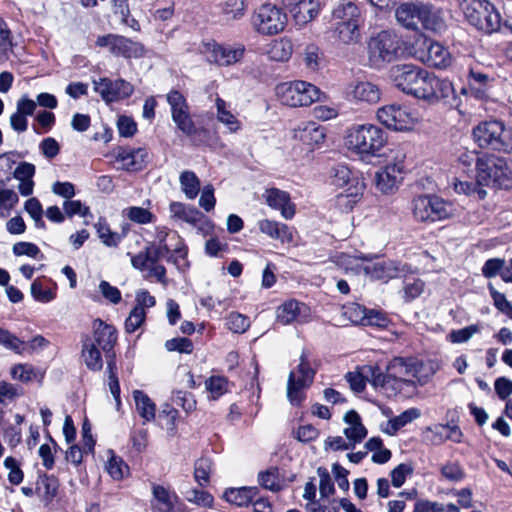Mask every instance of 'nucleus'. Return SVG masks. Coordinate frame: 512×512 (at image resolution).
<instances>
[{"instance_id":"aec40b11","label":"nucleus","mask_w":512,"mask_h":512,"mask_svg":"<svg viewBox=\"0 0 512 512\" xmlns=\"http://www.w3.org/2000/svg\"><path fill=\"white\" fill-rule=\"evenodd\" d=\"M425 69L410 64L397 65L391 70L395 86L405 94L411 95Z\"/></svg>"},{"instance_id":"49530a36","label":"nucleus","mask_w":512,"mask_h":512,"mask_svg":"<svg viewBox=\"0 0 512 512\" xmlns=\"http://www.w3.org/2000/svg\"><path fill=\"white\" fill-rule=\"evenodd\" d=\"M98 237L101 242L107 247H117L121 242L122 236L110 229L107 222L100 218L94 225Z\"/></svg>"},{"instance_id":"0e129e2a","label":"nucleus","mask_w":512,"mask_h":512,"mask_svg":"<svg viewBox=\"0 0 512 512\" xmlns=\"http://www.w3.org/2000/svg\"><path fill=\"white\" fill-rule=\"evenodd\" d=\"M145 318L146 311L140 306H135L125 321L126 332H135L143 324Z\"/></svg>"},{"instance_id":"393cba45","label":"nucleus","mask_w":512,"mask_h":512,"mask_svg":"<svg viewBox=\"0 0 512 512\" xmlns=\"http://www.w3.org/2000/svg\"><path fill=\"white\" fill-rule=\"evenodd\" d=\"M263 197L271 208L280 210L285 219H291L294 216L295 208L287 192L277 188H269L265 190Z\"/></svg>"},{"instance_id":"6ab92c4d","label":"nucleus","mask_w":512,"mask_h":512,"mask_svg":"<svg viewBox=\"0 0 512 512\" xmlns=\"http://www.w3.org/2000/svg\"><path fill=\"white\" fill-rule=\"evenodd\" d=\"M496 79L493 74L485 73L477 68H470L468 75V88H463L462 93L470 94L476 99L487 100L491 96V90Z\"/></svg>"},{"instance_id":"3c124183","label":"nucleus","mask_w":512,"mask_h":512,"mask_svg":"<svg viewBox=\"0 0 512 512\" xmlns=\"http://www.w3.org/2000/svg\"><path fill=\"white\" fill-rule=\"evenodd\" d=\"M213 469V463L209 458L202 457L195 462L194 465V478L200 486H205L209 483L210 474Z\"/></svg>"},{"instance_id":"1a4fd4ad","label":"nucleus","mask_w":512,"mask_h":512,"mask_svg":"<svg viewBox=\"0 0 512 512\" xmlns=\"http://www.w3.org/2000/svg\"><path fill=\"white\" fill-rule=\"evenodd\" d=\"M401 51V40L392 31L383 30L368 42V57L373 66H381L397 59Z\"/></svg>"},{"instance_id":"9d476101","label":"nucleus","mask_w":512,"mask_h":512,"mask_svg":"<svg viewBox=\"0 0 512 512\" xmlns=\"http://www.w3.org/2000/svg\"><path fill=\"white\" fill-rule=\"evenodd\" d=\"M251 23L255 31L261 35H276L285 29L287 15L278 6L265 3L255 9Z\"/></svg>"},{"instance_id":"864d4df0","label":"nucleus","mask_w":512,"mask_h":512,"mask_svg":"<svg viewBox=\"0 0 512 512\" xmlns=\"http://www.w3.org/2000/svg\"><path fill=\"white\" fill-rule=\"evenodd\" d=\"M126 217L137 224H148L155 220V215L148 209L138 206H132L124 210Z\"/></svg>"},{"instance_id":"9b49d317","label":"nucleus","mask_w":512,"mask_h":512,"mask_svg":"<svg viewBox=\"0 0 512 512\" xmlns=\"http://www.w3.org/2000/svg\"><path fill=\"white\" fill-rule=\"evenodd\" d=\"M314 376L315 370L311 368L308 357L303 351L296 371H291L288 377L287 397L291 404L299 405L303 401V390L313 383Z\"/></svg>"},{"instance_id":"ea45409f","label":"nucleus","mask_w":512,"mask_h":512,"mask_svg":"<svg viewBox=\"0 0 512 512\" xmlns=\"http://www.w3.org/2000/svg\"><path fill=\"white\" fill-rule=\"evenodd\" d=\"M267 54L274 61H288L293 54V43L291 39L283 37L272 41Z\"/></svg>"},{"instance_id":"bb28decb","label":"nucleus","mask_w":512,"mask_h":512,"mask_svg":"<svg viewBox=\"0 0 512 512\" xmlns=\"http://www.w3.org/2000/svg\"><path fill=\"white\" fill-rule=\"evenodd\" d=\"M148 153L145 149H122L116 156V161L128 171L141 170L147 161Z\"/></svg>"},{"instance_id":"0eeeda50","label":"nucleus","mask_w":512,"mask_h":512,"mask_svg":"<svg viewBox=\"0 0 512 512\" xmlns=\"http://www.w3.org/2000/svg\"><path fill=\"white\" fill-rule=\"evenodd\" d=\"M413 217L418 222H435L453 215L452 204L435 195H419L411 202Z\"/></svg>"},{"instance_id":"c85d7f7f","label":"nucleus","mask_w":512,"mask_h":512,"mask_svg":"<svg viewBox=\"0 0 512 512\" xmlns=\"http://www.w3.org/2000/svg\"><path fill=\"white\" fill-rule=\"evenodd\" d=\"M169 211L173 220L182 221L191 225H196L204 218L203 213L196 207L182 202H171Z\"/></svg>"},{"instance_id":"052dcab7","label":"nucleus","mask_w":512,"mask_h":512,"mask_svg":"<svg viewBox=\"0 0 512 512\" xmlns=\"http://www.w3.org/2000/svg\"><path fill=\"white\" fill-rule=\"evenodd\" d=\"M222 13L227 20L241 18L245 13L244 0H226L222 6Z\"/></svg>"},{"instance_id":"e433bc0d","label":"nucleus","mask_w":512,"mask_h":512,"mask_svg":"<svg viewBox=\"0 0 512 512\" xmlns=\"http://www.w3.org/2000/svg\"><path fill=\"white\" fill-rule=\"evenodd\" d=\"M113 55L124 58H139L144 55V47L139 42H135L122 35H117Z\"/></svg>"},{"instance_id":"7ed1b4c3","label":"nucleus","mask_w":512,"mask_h":512,"mask_svg":"<svg viewBox=\"0 0 512 512\" xmlns=\"http://www.w3.org/2000/svg\"><path fill=\"white\" fill-rule=\"evenodd\" d=\"M386 142V133L372 124L354 126L346 136L347 147L362 159L378 156Z\"/></svg>"},{"instance_id":"69168bd1","label":"nucleus","mask_w":512,"mask_h":512,"mask_svg":"<svg viewBox=\"0 0 512 512\" xmlns=\"http://www.w3.org/2000/svg\"><path fill=\"white\" fill-rule=\"evenodd\" d=\"M317 474L320 478V483H319L320 495L323 498H328L329 496L333 495L335 492L334 483L332 482V479H331L326 468L319 467L317 469Z\"/></svg>"},{"instance_id":"cd10ccee","label":"nucleus","mask_w":512,"mask_h":512,"mask_svg":"<svg viewBox=\"0 0 512 512\" xmlns=\"http://www.w3.org/2000/svg\"><path fill=\"white\" fill-rule=\"evenodd\" d=\"M429 87L426 98V102L429 104H436L441 101L447 102L454 94L453 84L449 80L438 78L434 74H432Z\"/></svg>"},{"instance_id":"412c9836","label":"nucleus","mask_w":512,"mask_h":512,"mask_svg":"<svg viewBox=\"0 0 512 512\" xmlns=\"http://www.w3.org/2000/svg\"><path fill=\"white\" fill-rule=\"evenodd\" d=\"M296 24L303 26L315 19L320 11L319 0H283Z\"/></svg>"},{"instance_id":"4be33fe9","label":"nucleus","mask_w":512,"mask_h":512,"mask_svg":"<svg viewBox=\"0 0 512 512\" xmlns=\"http://www.w3.org/2000/svg\"><path fill=\"white\" fill-rule=\"evenodd\" d=\"M309 316V307L295 299L285 301L276 310V319L283 325L293 322H306Z\"/></svg>"},{"instance_id":"58836bf2","label":"nucleus","mask_w":512,"mask_h":512,"mask_svg":"<svg viewBox=\"0 0 512 512\" xmlns=\"http://www.w3.org/2000/svg\"><path fill=\"white\" fill-rule=\"evenodd\" d=\"M258 493L256 487L229 488L224 492V498L231 504L247 506Z\"/></svg>"},{"instance_id":"a211bd4d","label":"nucleus","mask_w":512,"mask_h":512,"mask_svg":"<svg viewBox=\"0 0 512 512\" xmlns=\"http://www.w3.org/2000/svg\"><path fill=\"white\" fill-rule=\"evenodd\" d=\"M151 492L152 512H188L184 504L177 503V496L163 485L153 484Z\"/></svg>"},{"instance_id":"13d9d810","label":"nucleus","mask_w":512,"mask_h":512,"mask_svg":"<svg viewBox=\"0 0 512 512\" xmlns=\"http://www.w3.org/2000/svg\"><path fill=\"white\" fill-rule=\"evenodd\" d=\"M300 139L307 144H319L325 138L324 130L315 125V123L307 124L299 135Z\"/></svg>"},{"instance_id":"423d86ee","label":"nucleus","mask_w":512,"mask_h":512,"mask_svg":"<svg viewBox=\"0 0 512 512\" xmlns=\"http://www.w3.org/2000/svg\"><path fill=\"white\" fill-rule=\"evenodd\" d=\"M476 179L479 185L506 186L510 180L511 168L506 159L483 154L477 159Z\"/></svg>"},{"instance_id":"5701e85b","label":"nucleus","mask_w":512,"mask_h":512,"mask_svg":"<svg viewBox=\"0 0 512 512\" xmlns=\"http://www.w3.org/2000/svg\"><path fill=\"white\" fill-rule=\"evenodd\" d=\"M370 384L375 389H381L388 397L402 394L404 396H410L415 391H407L408 387L404 382L398 378L391 376V371L387 368V372L384 374L377 366L376 375L373 379H370Z\"/></svg>"},{"instance_id":"603ef678","label":"nucleus","mask_w":512,"mask_h":512,"mask_svg":"<svg viewBox=\"0 0 512 512\" xmlns=\"http://www.w3.org/2000/svg\"><path fill=\"white\" fill-rule=\"evenodd\" d=\"M333 184L337 187H350L353 186L354 181H359L358 178L352 176L351 170L345 165H338L333 168L332 174Z\"/></svg>"},{"instance_id":"39448f33","label":"nucleus","mask_w":512,"mask_h":512,"mask_svg":"<svg viewBox=\"0 0 512 512\" xmlns=\"http://www.w3.org/2000/svg\"><path fill=\"white\" fill-rule=\"evenodd\" d=\"M475 142L481 148L498 152H512V127H507L502 121L490 120L479 123L473 129Z\"/></svg>"},{"instance_id":"f8f14e48","label":"nucleus","mask_w":512,"mask_h":512,"mask_svg":"<svg viewBox=\"0 0 512 512\" xmlns=\"http://www.w3.org/2000/svg\"><path fill=\"white\" fill-rule=\"evenodd\" d=\"M377 119L389 129L404 131L411 129L417 117L409 108L396 104L385 105L378 109Z\"/></svg>"},{"instance_id":"a19ab883","label":"nucleus","mask_w":512,"mask_h":512,"mask_svg":"<svg viewBox=\"0 0 512 512\" xmlns=\"http://www.w3.org/2000/svg\"><path fill=\"white\" fill-rule=\"evenodd\" d=\"M334 34L344 44L357 43L360 39L359 22L334 23Z\"/></svg>"},{"instance_id":"de8ad7c7","label":"nucleus","mask_w":512,"mask_h":512,"mask_svg":"<svg viewBox=\"0 0 512 512\" xmlns=\"http://www.w3.org/2000/svg\"><path fill=\"white\" fill-rule=\"evenodd\" d=\"M182 191L188 199H194L200 191V180L192 171H184L180 175Z\"/></svg>"},{"instance_id":"4d7b16f0","label":"nucleus","mask_w":512,"mask_h":512,"mask_svg":"<svg viewBox=\"0 0 512 512\" xmlns=\"http://www.w3.org/2000/svg\"><path fill=\"white\" fill-rule=\"evenodd\" d=\"M205 387L213 399L228 391V380L223 376H211L205 381Z\"/></svg>"},{"instance_id":"2eb2a0df","label":"nucleus","mask_w":512,"mask_h":512,"mask_svg":"<svg viewBox=\"0 0 512 512\" xmlns=\"http://www.w3.org/2000/svg\"><path fill=\"white\" fill-rule=\"evenodd\" d=\"M420 49L415 51V56L423 63L435 68L443 69L450 65L449 51L440 43L431 39L422 38L417 41Z\"/></svg>"},{"instance_id":"79ce46f5","label":"nucleus","mask_w":512,"mask_h":512,"mask_svg":"<svg viewBox=\"0 0 512 512\" xmlns=\"http://www.w3.org/2000/svg\"><path fill=\"white\" fill-rule=\"evenodd\" d=\"M136 410L139 415L146 421H153L155 418L156 405L152 399L143 391H133Z\"/></svg>"},{"instance_id":"473e14b6","label":"nucleus","mask_w":512,"mask_h":512,"mask_svg":"<svg viewBox=\"0 0 512 512\" xmlns=\"http://www.w3.org/2000/svg\"><path fill=\"white\" fill-rule=\"evenodd\" d=\"M377 366L373 365H364L360 367L357 371L348 372L346 374V380L350 385V388L356 392L360 393L364 391L366 387V383H370V379H373L376 375Z\"/></svg>"},{"instance_id":"338daca9","label":"nucleus","mask_w":512,"mask_h":512,"mask_svg":"<svg viewBox=\"0 0 512 512\" xmlns=\"http://www.w3.org/2000/svg\"><path fill=\"white\" fill-rule=\"evenodd\" d=\"M31 294L36 301L42 303L50 302L56 297L54 290L44 288L42 283L38 280H35L31 284Z\"/></svg>"},{"instance_id":"ddd939ff","label":"nucleus","mask_w":512,"mask_h":512,"mask_svg":"<svg viewBox=\"0 0 512 512\" xmlns=\"http://www.w3.org/2000/svg\"><path fill=\"white\" fill-rule=\"evenodd\" d=\"M391 371V376L400 379L408 387L407 391H416L417 386L426 383L419 373L421 365L414 360H405L403 358H394L387 366Z\"/></svg>"},{"instance_id":"f03ea898","label":"nucleus","mask_w":512,"mask_h":512,"mask_svg":"<svg viewBox=\"0 0 512 512\" xmlns=\"http://www.w3.org/2000/svg\"><path fill=\"white\" fill-rule=\"evenodd\" d=\"M395 18L402 27L410 30L422 27L433 32H441L446 27L441 9L423 1L400 3L395 9Z\"/></svg>"},{"instance_id":"c03bdc74","label":"nucleus","mask_w":512,"mask_h":512,"mask_svg":"<svg viewBox=\"0 0 512 512\" xmlns=\"http://www.w3.org/2000/svg\"><path fill=\"white\" fill-rule=\"evenodd\" d=\"M420 411L417 408H410L402 412L400 415L390 419L387 422L384 432L388 435H395L401 428L420 417Z\"/></svg>"},{"instance_id":"6e6552de","label":"nucleus","mask_w":512,"mask_h":512,"mask_svg":"<svg viewBox=\"0 0 512 512\" xmlns=\"http://www.w3.org/2000/svg\"><path fill=\"white\" fill-rule=\"evenodd\" d=\"M280 102L289 107H304L320 100L321 91L305 81L281 83L276 87Z\"/></svg>"},{"instance_id":"f257e3e1","label":"nucleus","mask_w":512,"mask_h":512,"mask_svg":"<svg viewBox=\"0 0 512 512\" xmlns=\"http://www.w3.org/2000/svg\"><path fill=\"white\" fill-rule=\"evenodd\" d=\"M117 341L116 330L113 326L104 323L101 319L93 322V335L82 336L81 357L86 367L93 372L103 368L102 353L106 361L114 360L113 350Z\"/></svg>"},{"instance_id":"6e6d98bb","label":"nucleus","mask_w":512,"mask_h":512,"mask_svg":"<svg viewBox=\"0 0 512 512\" xmlns=\"http://www.w3.org/2000/svg\"><path fill=\"white\" fill-rule=\"evenodd\" d=\"M109 453L111 456L106 464L107 472L113 479L120 480L128 474L129 468L120 457H117L112 451Z\"/></svg>"},{"instance_id":"37998d69","label":"nucleus","mask_w":512,"mask_h":512,"mask_svg":"<svg viewBox=\"0 0 512 512\" xmlns=\"http://www.w3.org/2000/svg\"><path fill=\"white\" fill-rule=\"evenodd\" d=\"M369 262V257L365 255H349V254H340L337 256L336 263L343 268L346 272H353L355 274H359L361 272L365 273V267H367V263Z\"/></svg>"},{"instance_id":"bf43d9fd","label":"nucleus","mask_w":512,"mask_h":512,"mask_svg":"<svg viewBox=\"0 0 512 512\" xmlns=\"http://www.w3.org/2000/svg\"><path fill=\"white\" fill-rule=\"evenodd\" d=\"M167 102L170 105L172 117L189 111V106L184 95L177 90H172L167 94Z\"/></svg>"},{"instance_id":"c9c22d12","label":"nucleus","mask_w":512,"mask_h":512,"mask_svg":"<svg viewBox=\"0 0 512 512\" xmlns=\"http://www.w3.org/2000/svg\"><path fill=\"white\" fill-rule=\"evenodd\" d=\"M216 118L219 122L225 125L230 133L238 132L242 124L238 118L230 110L229 104L220 97L215 100Z\"/></svg>"},{"instance_id":"7c9ffc66","label":"nucleus","mask_w":512,"mask_h":512,"mask_svg":"<svg viewBox=\"0 0 512 512\" xmlns=\"http://www.w3.org/2000/svg\"><path fill=\"white\" fill-rule=\"evenodd\" d=\"M171 253H174V247L172 244H169L168 246L165 243H152L148 245L143 251H140L138 254H136V263L138 266L142 265L145 260H149V257L155 258L157 261L162 258H167L169 261L173 260L174 263H177L179 258L178 255L173 258V255H170Z\"/></svg>"},{"instance_id":"f704fd0d","label":"nucleus","mask_w":512,"mask_h":512,"mask_svg":"<svg viewBox=\"0 0 512 512\" xmlns=\"http://www.w3.org/2000/svg\"><path fill=\"white\" fill-rule=\"evenodd\" d=\"M364 191V183L361 181H354L353 186L345 189L343 193L337 195L336 205L345 212L353 209L354 205L359 201Z\"/></svg>"},{"instance_id":"a18cd8bd","label":"nucleus","mask_w":512,"mask_h":512,"mask_svg":"<svg viewBox=\"0 0 512 512\" xmlns=\"http://www.w3.org/2000/svg\"><path fill=\"white\" fill-rule=\"evenodd\" d=\"M58 490V481L52 476L46 474L40 475L36 481L35 494L41 499L49 502L51 501Z\"/></svg>"},{"instance_id":"20e7f679","label":"nucleus","mask_w":512,"mask_h":512,"mask_svg":"<svg viewBox=\"0 0 512 512\" xmlns=\"http://www.w3.org/2000/svg\"><path fill=\"white\" fill-rule=\"evenodd\" d=\"M460 8L468 23L477 30L485 34L499 31L502 18L488 0H461Z\"/></svg>"},{"instance_id":"c756f323","label":"nucleus","mask_w":512,"mask_h":512,"mask_svg":"<svg viewBox=\"0 0 512 512\" xmlns=\"http://www.w3.org/2000/svg\"><path fill=\"white\" fill-rule=\"evenodd\" d=\"M259 230L272 239L279 240L281 243H290L293 240L292 229L277 221L264 219L258 223Z\"/></svg>"},{"instance_id":"4c0bfd02","label":"nucleus","mask_w":512,"mask_h":512,"mask_svg":"<svg viewBox=\"0 0 512 512\" xmlns=\"http://www.w3.org/2000/svg\"><path fill=\"white\" fill-rule=\"evenodd\" d=\"M344 421L349 425L344 429L347 439L356 443L361 442L366 437L367 430L361 423L360 416L356 411H348L344 416Z\"/></svg>"},{"instance_id":"4468645a","label":"nucleus","mask_w":512,"mask_h":512,"mask_svg":"<svg viewBox=\"0 0 512 512\" xmlns=\"http://www.w3.org/2000/svg\"><path fill=\"white\" fill-rule=\"evenodd\" d=\"M405 154L401 151L396 152L393 163L387 164L375 174V184L382 193H393L399 186L403 178V162Z\"/></svg>"},{"instance_id":"dca6fc26","label":"nucleus","mask_w":512,"mask_h":512,"mask_svg":"<svg viewBox=\"0 0 512 512\" xmlns=\"http://www.w3.org/2000/svg\"><path fill=\"white\" fill-rule=\"evenodd\" d=\"M94 90L106 102H115L128 98L134 91L133 86L123 80H111L109 78H100L94 80Z\"/></svg>"},{"instance_id":"e2e57ef3","label":"nucleus","mask_w":512,"mask_h":512,"mask_svg":"<svg viewBox=\"0 0 512 512\" xmlns=\"http://www.w3.org/2000/svg\"><path fill=\"white\" fill-rule=\"evenodd\" d=\"M366 309L359 304L350 303L343 306V316L354 324L364 325Z\"/></svg>"},{"instance_id":"b1692460","label":"nucleus","mask_w":512,"mask_h":512,"mask_svg":"<svg viewBox=\"0 0 512 512\" xmlns=\"http://www.w3.org/2000/svg\"><path fill=\"white\" fill-rule=\"evenodd\" d=\"M346 95L351 101L375 104L380 100L381 92L377 85L368 81H359L347 87Z\"/></svg>"},{"instance_id":"774afa93","label":"nucleus","mask_w":512,"mask_h":512,"mask_svg":"<svg viewBox=\"0 0 512 512\" xmlns=\"http://www.w3.org/2000/svg\"><path fill=\"white\" fill-rule=\"evenodd\" d=\"M250 325L249 319L239 313H231L227 318V327L234 333L245 332Z\"/></svg>"},{"instance_id":"2f4dec72","label":"nucleus","mask_w":512,"mask_h":512,"mask_svg":"<svg viewBox=\"0 0 512 512\" xmlns=\"http://www.w3.org/2000/svg\"><path fill=\"white\" fill-rule=\"evenodd\" d=\"M361 18L360 7L352 1L341 0L332 10L334 23L359 22Z\"/></svg>"},{"instance_id":"09e8293b","label":"nucleus","mask_w":512,"mask_h":512,"mask_svg":"<svg viewBox=\"0 0 512 512\" xmlns=\"http://www.w3.org/2000/svg\"><path fill=\"white\" fill-rule=\"evenodd\" d=\"M258 482L262 487L273 492H277L282 488L279 470L275 467L260 472L258 475Z\"/></svg>"},{"instance_id":"5fc2aeb1","label":"nucleus","mask_w":512,"mask_h":512,"mask_svg":"<svg viewBox=\"0 0 512 512\" xmlns=\"http://www.w3.org/2000/svg\"><path fill=\"white\" fill-rule=\"evenodd\" d=\"M322 56L323 54L318 46L314 44L307 45L303 52V61L306 68H308L311 71L318 70L320 67Z\"/></svg>"},{"instance_id":"f3484780","label":"nucleus","mask_w":512,"mask_h":512,"mask_svg":"<svg viewBox=\"0 0 512 512\" xmlns=\"http://www.w3.org/2000/svg\"><path fill=\"white\" fill-rule=\"evenodd\" d=\"M244 51L245 49L242 45L232 47L212 42L205 45L204 53L210 63H215L220 66H229L240 61L244 55Z\"/></svg>"},{"instance_id":"72a5a7b5","label":"nucleus","mask_w":512,"mask_h":512,"mask_svg":"<svg viewBox=\"0 0 512 512\" xmlns=\"http://www.w3.org/2000/svg\"><path fill=\"white\" fill-rule=\"evenodd\" d=\"M156 240L157 244L165 243L168 246L169 244H172L174 247V253L178 255V257L182 260L186 258L187 249L185 247L184 241L176 231H171L166 227H157Z\"/></svg>"},{"instance_id":"a878e982","label":"nucleus","mask_w":512,"mask_h":512,"mask_svg":"<svg viewBox=\"0 0 512 512\" xmlns=\"http://www.w3.org/2000/svg\"><path fill=\"white\" fill-rule=\"evenodd\" d=\"M402 271L403 269L399 266V264L392 260H381L372 263L371 259L369 258L367 267H365L366 275L373 279L382 280L385 282L397 277Z\"/></svg>"},{"instance_id":"680f3d73","label":"nucleus","mask_w":512,"mask_h":512,"mask_svg":"<svg viewBox=\"0 0 512 512\" xmlns=\"http://www.w3.org/2000/svg\"><path fill=\"white\" fill-rule=\"evenodd\" d=\"M185 498L188 502L196 504L198 506L210 508L213 505V496L203 490L190 489L185 493Z\"/></svg>"},{"instance_id":"8fccbe9b","label":"nucleus","mask_w":512,"mask_h":512,"mask_svg":"<svg viewBox=\"0 0 512 512\" xmlns=\"http://www.w3.org/2000/svg\"><path fill=\"white\" fill-rule=\"evenodd\" d=\"M172 120L176 124L177 128L179 130H181L185 135L193 138V141L195 143H197V144L200 143L196 140L195 136L198 132H201V131L198 130L197 127L195 126V124L189 114V111L173 116Z\"/></svg>"}]
</instances>
